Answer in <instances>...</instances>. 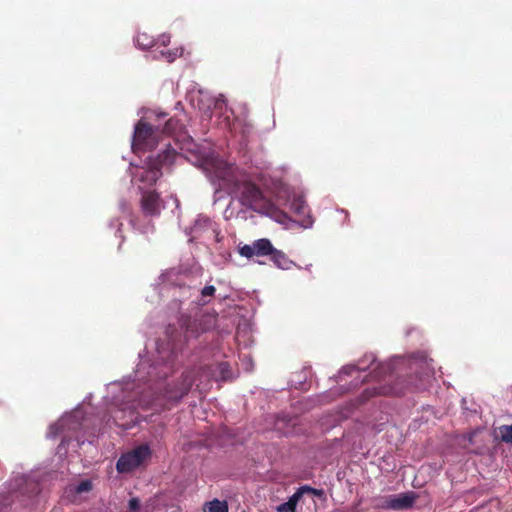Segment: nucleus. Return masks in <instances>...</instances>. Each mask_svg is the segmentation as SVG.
I'll list each match as a JSON object with an SVG mask.
<instances>
[{"instance_id":"1","label":"nucleus","mask_w":512,"mask_h":512,"mask_svg":"<svg viewBox=\"0 0 512 512\" xmlns=\"http://www.w3.org/2000/svg\"><path fill=\"white\" fill-rule=\"evenodd\" d=\"M176 157L177 153L175 149L169 144L167 148L156 157H149L146 161V166L138 171L136 177L141 183L152 186L162 176L161 168L166 165H171Z\"/></svg>"},{"instance_id":"2","label":"nucleus","mask_w":512,"mask_h":512,"mask_svg":"<svg viewBox=\"0 0 512 512\" xmlns=\"http://www.w3.org/2000/svg\"><path fill=\"white\" fill-rule=\"evenodd\" d=\"M240 202L243 206L260 214L274 216L278 213L275 205L267 199L254 183L244 182L240 187Z\"/></svg>"},{"instance_id":"3","label":"nucleus","mask_w":512,"mask_h":512,"mask_svg":"<svg viewBox=\"0 0 512 512\" xmlns=\"http://www.w3.org/2000/svg\"><path fill=\"white\" fill-rule=\"evenodd\" d=\"M160 126H153L140 120L134 130L132 147L134 150H152L158 144Z\"/></svg>"},{"instance_id":"4","label":"nucleus","mask_w":512,"mask_h":512,"mask_svg":"<svg viewBox=\"0 0 512 512\" xmlns=\"http://www.w3.org/2000/svg\"><path fill=\"white\" fill-rule=\"evenodd\" d=\"M151 449L147 444H142L133 450L121 455L116 468L120 473H128L139 467L151 456Z\"/></svg>"},{"instance_id":"5","label":"nucleus","mask_w":512,"mask_h":512,"mask_svg":"<svg viewBox=\"0 0 512 512\" xmlns=\"http://www.w3.org/2000/svg\"><path fill=\"white\" fill-rule=\"evenodd\" d=\"M193 385V378L189 372L183 373L181 380L174 384H168L164 390V397L170 401L177 403L185 395L189 393Z\"/></svg>"},{"instance_id":"6","label":"nucleus","mask_w":512,"mask_h":512,"mask_svg":"<svg viewBox=\"0 0 512 512\" xmlns=\"http://www.w3.org/2000/svg\"><path fill=\"white\" fill-rule=\"evenodd\" d=\"M417 498L418 495L413 491L398 495H389L385 498V502L382 507L396 511L407 510L414 505Z\"/></svg>"},{"instance_id":"7","label":"nucleus","mask_w":512,"mask_h":512,"mask_svg":"<svg viewBox=\"0 0 512 512\" xmlns=\"http://www.w3.org/2000/svg\"><path fill=\"white\" fill-rule=\"evenodd\" d=\"M140 206L145 216L156 217L161 213L163 202L155 191H145L140 200Z\"/></svg>"},{"instance_id":"8","label":"nucleus","mask_w":512,"mask_h":512,"mask_svg":"<svg viewBox=\"0 0 512 512\" xmlns=\"http://www.w3.org/2000/svg\"><path fill=\"white\" fill-rule=\"evenodd\" d=\"M408 389V387H404L402 384L397 382L394 385H377L371 388H367L363 392V397L370 398L377 395H384V396H397L404 394L405 390Z\"/></svg>"},{"instance_id":"9","label":"nucleus","mask_w":512,"mask_h":512,"mask_svg":"<svg viewBox=\"0 0 512 512\" xmlns=\"http://www.w3.org/2000/svg\"><path fill=\"white\" fill-rule=\"evenodd\" d=\"M290 208L299 217L307 216V219L303 220L305 225L312 224V219L308 215V206L302 196H294L290 202Z\"/></svg>"},{"instance_id":"10","label":"nucleus","mask_w":512,"mask_h":512,"mask_svg":"<svg viewBox=\"0 0 512 512\" xmlns=\"http://www.w3.org/2000/svg\"><path fill=\"white\" fill-rule=\"evenodd\" d=\"M256 256H270L273 253V245L269 239L261 238L253 242Z\"/></svg>"},{"instance_id":"11","label":"nucleus","mask_w":512,"mask_h":512,"mask_svg":"<svg viewBox=\"0 0 512 512\" xmlns=\"http://www.w3.org/2000/svg\"><path fill=\"white\" fill-rule=\"evenodd\" d=\"M270 259L278 268L281 269H289L293 264L284 252L277 250L276 248H273V253H271Z\"/></svg>"},{"instance_id":"12","label":"nucleus","mask_w":512,"mask_h":512,"mask_svg":"<svg viewBox=\"0 0 512 512\" xmlns=\"http://www.w3.org/2000/svg\"><path fill=\"white\" fill-rule=\"evenodd\" d=\"M301 499V492L298 490L288 499L287 502L277 506V512H296V506Z\"/></svg>"},{"instance_id":"13","label":"nucleus","mask_w":512,"mask_h":512,"mask_svg":"<svg viewBox=\"0 0 512 512\" xmlns=\"http://www.w3.org/2000/svg\"><path fill=\"white\" fill-rule=\"evenodd\" d=\"M135 41L137 46L143 50L150 49L156 45V39L147 32H139Z\"/></svg>"},{"instance_id":"14","label":"nucleus","mask_w":512,"mask_h":512,"mask_svg":"<svg viewBox=\"0 0 512 512\" xmlns=\"http://www.w3.org/2000/svg\"><path fill=\"white\" fill-rule=\"evenodd\" d=\"M204 512H228V505L225 501L214 499L207 502L203 508Z\"/></svg>"},{"instance_id":"15","label":"nucleus","mask_w":512,"mask_h":512,"mask_svg":"<svg viewBox=\"0 0 512 512\" xmlns=\"http://www.w3.org/2000/svg\"><path fill=\"white\" fill-rule=\"evenodd\" d=\"M181 127L180 121L175 118L166 120L164 127L160 128V134L171 135Z\"/></svg>"},{"instance_id":"16","label":"nucleus","mask_w":512,"mask_h":512,"mask_svg":"<svg viewBox=\"0 0 512 512\" xmlns=\"http://www.w3.org/2000/svg\"><path fill=\"white\" fill-rule=\"evenodd\" d=\"M499 430L502 441L512 444V425H503Z\"/></svg>"},{"instance_id":"17","label":"nucleus","mask_w":512,"mask_h":512,"mask_svg":"<svg viewBox=\"0 0 512 512\" xmlns=\"http://www.w3.org/2000/svg\"><path fill=\"white\" fill-rule=\"evenodd\" d=\"M298 491L301 492V497L305 493H311L318 497H322L324 495V491L322 489H316L308 485L301 486L300 488H298Z\"/></svg>"},{"instance_id":"18","label":"nucleus","mask_w":512,"mask_h":512,"mask_svg":"<svg viewBox=\"0 0 512 512\" xmlns=\"http://www.w3.org/2000/svg\"><path fill=\"white\" fill-rule=\"evenodd\" d=\"M215 287L212 286V285H208V286H205L202 290H201V296L203 298L202 300V305H205L209 302V300H205L206 297H212L214 296L215 294Z\"/></svg>"},{"instance_id":"19","label":"nucleus","mask_w":512,"mask_h":512,"mask_svg":"<svg viewBox=\"0 0 512 512\" xmlns=\"http://www.w3.org/2000/svg\"><path fill=\"white\" fill-rule=\"evenodd\" d=\"M254 245H244L240 248L239 253L241 256H244L246 258H252L255 255V250L253 249Z\"/></svg>"},{"instance_id":"20","label":"nucleus","mask_w":512,"mask_h":512,"mask_svg":"<svg viewBox=\"0 0 512 512\" xmlns=\"http://www.w3.org/2000/svg\"><path fill=\"white\" fill-rule=\"evenodd\" d=\"M92 489V483L91 481L89 480H84V481H81L77 487H76V492L77 493H83V492H88Z\"/></svg>"},{"instance_id":"21","label":"nucleus","mask_w":512,"mask_h":512,"mask_svg":"<svg viewBox=\"0 0 512 512\" xmlns=\"http://www.w3.org/2000/svg\"><path fill=\"white\" fill-rule=\"evenodd\" d=\"M181 327L185 328L186 331L192 330V320L189 316H183L180 320Z\"/></svg>"},{"instance_id":"22","label":"nucleus","mask_w":512,"mask_h":512,"mask_svg":"<svg viewBox=\"0 0 512 512\" xmlns=\"http://www.w3.org/2000/svg\"><path fill=\"white\" fill-rule=\"evenodd\" d=\"M129 509L136 512L140 508V501L137 498H131L128 503Z\"/></svg>"},{"instance_id":"23","label":"nucleus","mask_w":512,"mask_h":512,"mask_svg":"<svg viewBox=\"0 0 512 512\" xmlns=\"http://www.w3.org/2000/svg\"><path fill=\"white\" fill-rule=\"evenodd\" d=\"M160 43L161 46H168L170 44V36L169 35H161L158 39H156V45Z\"/></svg>"},{"instance_id":"24","label":"nucleus","mask_w":512,"mask_h":512,"mask_svg":"<svg viewBox=\"0 0 512 512\" xmlns=\"http://www.w3.org/2000/svg\"><path fill=\"white\" fill-rule=\"evenodd\" d=\"M161 54L163 56H166L169 62H172L176 57V53H172L170 51H167V52L161 51Z\"/></svg>"},{"instance_id":"25","label":"nucleus","mask_w":512,"mask_h":512,"mask_svg":"<svg viewBox=\"0 0 512 512\" xmlns=\"http://www.w3.org/2000/svg\"><path fill=\"white\" fill-rule=\"evenodd\" d=\"M158 117H159V118H160V117L164 118V117H166V114H165V113L160 114Z\"/></svg>"}]
</instances>
